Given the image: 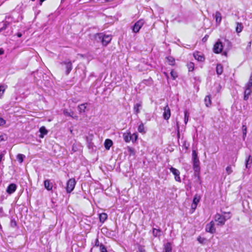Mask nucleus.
I'll use <instances>...</instances> for the list:
<instances>
[{
  "instance_id": "50",
  "label": "nucleus",
  "mask_w": 252,
  "mask_h": 252,
  "mask_svg": "<svg viewBox=\"0 0 252 252\" xmlns=\"http://www.w3.org/2000/svg\"><path fill=\"white\" fill-rule=\"evenodd\" d=\"M17 35L18 37H21L22 36V34L20 32H18L17 33Z\"/></svg>"
},
{
  "instance_id": "46",
  "label": "nucleus",
  "mask_w": 252,
  "mask_h": 252,
  "mask_svg": "<svg viewBox=\"0 0 252 252\" xmlns=\"http://www.w3.org/2000/svg\"><path fill=\"white\" fill-rule=\"evenodd\" d=\"M127 149H128V151L130 153V154H134V151L133 149H132V148L129 147H128Z\"/></svg>"
},
{
  "instance_id": "34",
  "label": "nucleus",
  "mask_w": 252,
  "mask_h": 252,
  "mask_svg": "<svg viewBox=\"0 0 252 252\" xmlns=\"http://www.w3.org/2000/svg\"><path fill=\"white\" fill-rule=\"evenodd\" d=\"M24 157V155L22 154H18L17 156V159L20 163H22L23 161Z\"/></svg>"
},
{
  "instance_id": "40",
  "label": "nucleus",
  "mask_w": 252,
  "mask_h": 252,
  "mask_svg": "<svg viewBox=\"0 0 252 252\" xmlns=\"http://www.w3.org/2000/svg\"><path fill=\"white\" fill-rule=\"evenodd\" d=\"M170 75L173 80H175L178 76L177 72L174 70L171 71Z\"/></svg>"
},
{
  "instance_id": "9",
  "label": "nucleus",
  "mask_w": 252,
  "mask_h": 252,
  "mask_svg": "<svg viewBox=\"0 0 252 252\" xmlns=\"http://www.w3.org/2000/svg\"><path fill=\"white\" fill-rule=\"evenodd\" d=\"M205 230L206 232H209L211 234H213L216 231V229L214 227V223L213 221H211L206 225Z\"/></svg>"
},
{
  "instance_id": "11",
  "label": "nucleus",
  "mask_w": 252,
  "mask_h": 252,
  "mask_svg": "<svg viewBox=\"0 0 252 252\" xmlns=\"http://www.w3.org/2000/svg\"><path fill=\"white\" fill-rule=\"evenodd\" d=\"M252 93V88L248 87L245 86V90L244 91V99L245 100H247L249 98V95L251 94Z\"/></svg>"
},
{
  "instance_id": "48",
  "label": "nucleus",
  "mask_w": 252,
  "mask_h": 252,
  "mask_svg": "<svg viewBox=\"0 0 252 252\" xmlns=\"http://www.w3.org/2000/svg\"><path fill=\"white\" fill-rule=\"evenodd\" d=\"M3 53H4V50H3V49L0 48V55H2Z\"/></svg>"
},
{
  "instance_id": "41",
  "label": "nucleus",
  "mask_w": 252,
  "mask_h": 252,
  "mask_svg": "<svg viewBox=\"0 0 252 252\" xmlns=\"http://www.w3.org/2000/svg\"><path fill=\"white\" fill-rule=\"evenodd\" d=\"M225 170H226V172L227 173V174L228 175L230 174L232 172V171H233V170L232 169V167H231V166H227L226 169H225Z\"/></svg>"
},
{
  "instance_id": "35",
  "label": "nucleus",
  "mask_w": 252,
  "mask_h": 252,
  "mask_svg": "<svg viewBox=\"0 0 252 252\" xmlns=\"http://www.w3.org/2000/svg\"><path fill=\"white\" fill-rule=\"evenodd\" d=\"M187 66L189 71H192L194 69V63H188Z\"/></svg>"
},
{
  "instance_id": "24",
  "label": "nucleus",
  "mask_w": 252,
  "mask_h": 252,
  "mask_svg": "<svg viewBox=\"0 0 252 252\" xmlns=\"http://www.w3.org/2000/svg\"><path fill=\"white\" fill-rule=\"evenodd\" d=\"M216 72L218 75H220L223 72V67L220 64H218L216 67Z\"/></svg>"
},
{
  "instance_id": "22",
  "label": "nucleus",
  "mask_w": 252,
  "mask_h": 252,
  "mask_svg": "<svg viewBox=\"0 0 252 252\" xmlns=\"http://www.w3.org/2000/svg\"><path fill=\"white\" fill-rule=\"evenodd\" d=\"M215 18L217 23L220 24L221 21V15L220 12L217 11L215 14Z\"/></svg>"
},
{
  "instance_id": "13",
  "label": "nucleus",
  "mask_w": 252,
  "mask_h": 252,
  "mask_svg": "<svg viewBox=\"0 0 252 252\" xmlns=\"http://www.w3.org/2000/svg\"><path fill=\"white\" fill-rule=\"evenodd\" d=\"M123 138L126 142H129L131 140L132 137L130 132H126L123 133Z\"/></svg>"
},
{
  "instance_id": "26",
  "label": "nucleus",
  "mask_w": 252,
  "mask_h": 252,
  "mask_svg": "<svg viewBox=\"0 0 252 252\" xmlns=\"http://www.w3.org/2000/svg\"><path fill=\"white\" fill-rule=\"evenodd\" d=\"M107 218V215L106 213H101L99 214V220L102 222H103Z\"/></svg>"
},
{
  "instance_id": "36",
  "label": "nucleus",
  "mask_w": 252,
  "mask_h": 252,
  "mask_svg": "<svg viewBox=\"0 0 252 252\" xmlns=\"http://www.w3.org/2000/svg\"><path fill=\"white\" fill-rule=\"evenodd\" d=\"M251 158V157L249 156L248 159L246 160V167L247 168H249V165L251 164L252 163V159Z\"/></svg>"
},
{
  "instance_id": "33",
  "label": "nucleus",
  "mask_w": 252,
  "mask_h": 252,
  "mask_svg": "<svg viewBox=\"0 0 252 252\" xmlns=\"http://www.w3.org/2000/svg\"><path fill=\"white\" fill-rule=\"evenodd\" d=\"M9 25V22L5 21L3 22V26L0 29V31H3L6 29L8 25Z\"/></svg>"
},
{
  "instance_id": "23",
  "label": "nucleus",
  "mask_w": 252,
  "mask_h": 252,
  "mask_svg": "<svg viewBox=\"0 0 252 252\" xmlns=\"http://www.w3.org/2000/svg\"><path fill=\"white\" fill-rule=\"evenodd\" d=\"M204 101L205 103V105L207 107H209L211 105V97L210 95H207L204 99Z\"/></svg>"
},
{
  "instance_id": "8",
  "label": "nucleus",
  "mask_w": 252,
  "mask_h": 252,
  "mask_svg": "<svg viewBox=\"0 0 252 252\" xmlns=\"http://www.w3.org/2000/svg\"><path fill=\"white\" fill-rule=\"evenodd\" d=\"M169 169H170V171H171V172H172V174L174 175L175 180L177 182H181V178L180 177V171L178 169H177L173 167H171L169 168Z\"/></svg>"
},
{
  "instance_id": "49",
  "label": "nucleus",
  "mask_w": 252,
  "mask_h": 252,
  "mask_svg": "<svg viewBox=\"0 0 252 252\" xmlns=\"http://www.w3.org/2000/svg\"><path fill=\"white\" fill-rule=\"evenodd\" d=\"M95 245L97 247L98 246H99L100 245H99V242H98V240H96V242H95Z\"/></svg>"
},
{
  "instance_id": "7",
  "label": "nucleus",
  "mask_w": 252,
  "mask_h": 252,
  "mask_svg": "<svg viewBox=\"0 0 252 252\" xmlns=\"http://www.w3.org/2000/svg\"><path fill=\"white\" fill-rule=\"evenodd\" d=\"M223 49L222 43L218 40L214 45L213 51L216 54L220 53Z\"/></svg>"
},
{
  "instance_id": "14",
  "label": "nucleus",
  "mask_w": 252,
  "mask_h": 252,
  "mask_svg": "<svg viewBox=\"0 0 252 252\" xmlns=\"http://www.w3.org/2000/svg\"><path fill=\"white\" fill-rule=\"evenodd\" d=\"M16 185L14 184H11L10 185H9L8 186V187L6 189V191L9 194H11V193H13L16 190Z\"/></svg>"
},
{
  "instance_id": "18",
  "label": "nucleus",
  "mask_w": 252,
  "mask_h": 252,
  "mask_svg": "<svg viewBox=\"0 0 252 252\" xmlns=\"http://www.w3.org/2000/svg\"><path fill=\"white\" fill-rule=\"evenodd\" d=\"M112 144V141L109 139H106L104 142V146L105 149L107 150H109Z\"/></svg>"
},
{
  "instance_id": "55",
  "label": "nucleus",
  "mask_w": 252,
  "mask_h": 252,
  "mask_svg": "<svg viewBox=\"0 0 252 252\" xmlns=\"http://www.w3.org/2000/svg\"><path fill=\"white\" fill-rule=\"evenodd\" d=\"M13 224H16V222H14V223H13Z\"/></svg>"
},
{
  "instance_id": "17",
  "label": "nucleus",
  "mask_w": 252,
  "mask_h": 252,
  "mask_svg": "<svg viewBox=\"0 0 252 252\" xmlns=\"http://www.w3.org/2000/svg\"><path fill=\"white\" fill-rule=\"evenodd\" d=\"M39 132L40 133L39 137L43 138L44 136L47 134L48 130L46 129L45 126H42L39 128Z\"/></svg>"
},
{
  "instance_id": "2",
  "label": "nucleus",
  "mask_w": 252,
  "mask_h": 252,
  "mask_svg": "<svg viewBox=\"0 0 252 252\" xmlns=\"http://www.w3.org/2000/svg\"><path fill=\"white\" fill-rule=\"evenodd\" d=\"M231 216L228 215V218L223 217V215L217 213L214 216V220L215 221L218 222V225H223L226 220L229 219Z\"/></svg>"
},
{
  "instance_id": "1",
  "label": "nucleus",
  "mask_w": 252,
  "mask_h": 252,
  "mask_svg": "<svg viewBox=\"0 0 252 252\" xmlns=\"http://www.w3.org/2000/svg\"><path fill=\"white\" fill-rule=\"evenodd\" d=\"M95 38L98 41L101 42L104 46H106L112 40L110 35H105L102 33L96 34Z\"/></svg>"
},
{
  "instance_id": "21",
  "label": "nucleus",
  "mask_w": 252,
  "mask_h": 252,
  "mask_svg": "<svg viewBox=\"0 0 252 252\" xmlns=\"http://www.w3.org/2000/svg\"><path fill=\"white\" fill-rule=\"evenodd\" d=\"M194 58L198 61L202 62L204 60V58L203 56L199 54V53H195L193 54Z\"/></svg>"
},
{
  "instance_id": "31",
  "label": "nucleus",
  "mask_w": 252,
  "mask_h": 252,
  "mask_svg": "<svg viewBox=\"0 0 252 252\" xmlns=\"http://www.w3.org/2000/svg\"><path fill=\"white\" fill-rule=\"evenodd\" d=\"M6 89V87L4 85L0 86V98L3 95L4 91Z\"/></svg>"
},
{
  "instance_id": "30",
  "label": "nucleus",
  "mask_w": 252,
  "mask_h": 252,
  "mask_svg": "<svg viewBox=\"0 0 252 252\" xmlns=\"http://www.w3.org/2000/svg\"><path fill=\"white\" fill-rule=\"evenodd\" d=\"M138 131L140 133H145V131L144 129V126L143 123H141L139 125L138 127Z\"/></svg>"
},
{
  "instance_id": "44",
  "label": "nucleus",
  "mask_w": 252,
  "mask_h": 252,
  "mask_svg": "<svg viewBox=\"0 0 252 252\" xmlns=\"http://www.w3.org/2000/svg\"><path fill=\"white\" fill-rule=\"evenodd\" d=\"M189 120V115L187 111L185 112V123L186 124Z\"/></svg>"
},
{
  "instance_id": "43",
  "label": "nucleus",
  "mask_w": 252,
  "mask_h": 252,
  "mask_svg": "<svg viewBox=\"0 0 252 252\" xmlns=\"http://www.w3.org/2000/svg\"><path fill=\"white\" fill-rule=\"evenodd\" d=\"M252 42V41H249L247 47H246V50L248 52H250L251 50Z\"/></svg>"
},
{
  "instance_id": "3",
  "label": "nucleus",
  "mask_w": 252,
  "mask_h": 252,
  "mask_svg": "<svg viewBox=\"0 0 252 252\" xmlns=\"http://www.w3.org/2000/svg\"><path fill=\"white\" fill-rule=\"evenodd\" d=\"M192 157L193 164V170L195 172H198L200 170V162L197 157V153L195 150L192 151Z\"/></svg>"
},
{
  "instance_id": "52",
  "label": "nucleus",
  "mask_w": 252,
  "mask_h": 252,
  "mask_svg": "<svg viewBox=\"0 0 252 252\" xmlns=\"http://www.w3.org/2000/svg\"><path fill=\"white\" fill-rule=\"evenodd\" d=\"M177 128H178V129H179V126L178 123H177ZM179 135H180L179 131V130H178V136L179 137Z\"/></svg>"
},
{
  "instance_id": "20",
  "label": "nucleus",
  "mask_w": 252,
  "mask_h": 252,
  "mask_svg": "<svg viewBox=\"0 0 252 252\" xmlns=\"http://www.w3.org/2000/svg\"><path fill=\"white\" fill-rule=\"evenodd\" d=\"M63 114L65 116H69V117H71L73 118H77V116H75L74 117L73 116V114H74V112L73 111H70L69 112L68 111V110L67 109H64L63 111Z\"/></svg>"
},
{
  "instance_id": "12",
  "label": "nucleus",
  "mask_w": 252,
  "mask_h": 252,
  "mask_svg": "<svg viewBox=\"0 0 252 252\" xmlns=\"http://www.w3.org/2000/svg\"><path fill=\"white\" fill-rule=\"evenodd\" d=\"M44 187L48 190H51L53 189V184L50 180H45L44 182Z\"/></svg>"
},
{
  "instance_id": "53",
  "label": "nucleus",
  "mask_w": 252,
  "mask_h": 252,
  "mask_svg": "<svg viewBox=\"0 0 252 252\" xmlns=\"http://www.w3.org/2000/svg\"><path fill=\"white\" fill-rule=\"evenodd\" d=\"M139 252H145V251L142 249L139 250Z\"/></svg>"
},
{
  "instance_id": "57",
  "label": "nucleus",
  "mask_w": 252,
  "mask_h": 252,
  "mask_svg": "<svg viewBox=\"0 0 252 252\" xmlns=\"http://www.w3.org/2000/svg\"><path fill=\"white\" fill-rule=\"evenodd\" d=\"M2 31H0V32H1Z\"/></svg>"
},
{
  "instance_id": "16",
  "label": "nucleus",
  "mask_w": 252,
  "mask_h": 252,
  "mask_svg": "<svg viewBox=\"0 0 252 252\" xmlns=\"http://www.w3.org/2000/svg\"><path fill=\"white\" fill-rule=\"evenodd\" d=\"M164 252H172V244L170 242L164 245Z\"/></svg>"
},
{
  "instance_id": "6",
  "label": "nucleus",
  "mask_w": 252,
  "mask_h": 252,
  "mask_svg": "<svg viewBox=\"0 0 252 252\" xmlns=\"http://www.w3.org/2000/svg\"><path fill=\"white\" fill-rule=\"evenodd\" d=\"M62 65L64 66L66 69V74H68L72 69V64L71 62L69 60H66L61 63Z\"/></svg>"
},
{
  "instance_id": "32",
  "label": "nucleus",
  "mask_w": 252,
  "mask_h": 252,
  "mask_svg": "<svg viewBox=\"0 0 252 252\" xmlns=\"http://www.w3.org/2000/svg\"><path fill=\"white\" fill-rule=\"evenodd\" d=\"M197 241L199 242V243L201 244H204L206 241V239L204 237L199 236L197 238Z\"/></svg>"
},
{
  "instance_id": "56",
  "label": "nucleus",
  "mask_w": 252,
  "mask_h": 252,
  "mask_svg": "<svg viewBox=\"0 0 252 252\" xmlns=\"http://www.w3.org/2000/svg\"><path fill=\"white\" fill-rule=\"evenodd\" d=\"M13 224H16V222H14V223H13Z\"/></svg>"
},
{
  "instance_id": "51",
  "label": "nucleus",
  "mask_w": 252,
  "mask_h": 252,
  "mask_svg": "<svg viewBox=\"0 0 252 252\" xmlns=\"http://www.w3.org/2000/svg\"><path fill=\"white\" fill-rule=\"evenodd\" d=\"M225 214H226L225 215H223V217H225L226 218H228V214H229V215H230V213H224Z\"/></svg>"
},
{
  "instance_id": "54",
  "label": "nucleus",
  "mask_w": 252,
  "mask_h": 252,
  "mask_svg": "<svg viewBox=\"0 0 252 252\" xmlns=\"http://www.w3.org/2000/svg\"><path fill=\"white\" fill-rule=\"evenodd\" d=\"M207 40V38L205 37H204L203 39H202V40L203 41H205L206 40Z\"/></svg>"
},
{
  "instance_id": "47",
  "label": "nucleus",
  "mask_w": 252,
  "mask_h": 252,
  "mask_svg": "<svg viewBox=\"0 0 252 252\" xmlns=\"http://www.w3.org/2000/svg\"><path fill=\"white\" fill-rule=\"evenodd\" d=\"M197 207V204L192 203L191 204V209L194 210Z\"/></svg>"
},
{
  "instance_id": "42",
  "label": "nucleus",
  "mask_w": 252,
  "mask_h": 252,
  "mask_svg": "<svg viewBox=\"0 0 252 252\" xmlns=\"http://www.w3.org/2000/svg\"><path fill=\"white\" fill-rule=\"evenodd\" d=\"M131 136H132V139H131V141L134 142L135 141H136L137 139V137H138V135H137V134L136 133H133V134H131Z\"/></svg>"
},
{
  "instance_id": "38",
  "label": "nucleus",
  "mask_w": 252,
  "mask_h": 252,
  "mask_svg": "<svg viewBox=\"0 0 252 252\" xmlns=\"http://www.w3.org/2000/svg\"><path fill=\"white\" fill-rule=\"evenodd\" d=\"M200 200V197L198 196L197 195H195L193 199V204H196L197 205V203L199 202Z\"/></svg>"
},
{
  "instance_id": "45",
  "label": "nucleus",
  "mask_w": 252,
  "mask_h": 252,
  "mask_svg": "<svg viewBox=\"0 0 252 252\" xmlns=\"http://www.w3.org/2000/svg\"><path fill=\"white\" fill-rule=\"evenodd\" d=\"M6 123V121L2 118L0 117V126L4 125Z\"/></svg>"
},
{
  "instance_id": "29",
  "label": "nucleus",
  "mask_w": 252,
  "mask_h": 252,
  "mask_svg": "<svg viewBox=\"0 0 252 252\" xmlns=\"http://www.w3.org/2000/svg\"><path fill=\"white\" fill-rule=\"evenodd\" d=\"M243 29V26L241 23H237V27L236 28V31L237 33H240L242 32Z\"/></svg>"
},
{
  "instance_id": "39",
  "label": "nucleus",
  "mask_w": 252,
  "mask_h": 252,
  "mask_svg": "<svg viewBox=\"0 0 252 252\" xmlns=\"http://www.w3.org/2000/svg\"><path fill=\"white\" fill-rule=\"evenodd\" d=\"M99 250L100 252H107L106 247L102 244L99 246Z\"/></svg>"
},
{
  "instance_id": "15",
  "label": "nucleus",
  "mask_w": 252,
  "mask_h": 252,
  "mask_svg": "<svg viewBox=\"0 0 252 252\" xmlns=\"http://www.w3.org/2000/svg\"><path fill=\"white\" fill-rule=\"evenodd\" d=\"M142 107V102H139L134 105L133 109L135 114H138L140 112V109Z\"/></svg>"
},
{
  "instance_id": "25",
  "label": "nucleus",
  "mask_w": 252,
  "mask_h": 252,
  "mask_svg": "<svg viewBox=\"0 0 252 252\" xmlns=\"http://www.w3.org/2000/svg\"><path fill=\"white\" fill-rule=\"evenodd\" d=\"M161 230L160 229L154 228L153 229V234L155 237L160 236L161 235Z\"/></svg>"
},
{
  "instance_id": "37",
  "label": "nucleus",
  "mask_w": 252,
  "mask_h": 252,
  "mask_svg": "<svg viewBox=\"0 0 252 252\" xmlns=\"http://www.w3.org/2000/svg\"><path fill=\"white\" fill-rule=\"evenodd\" d=\"M246 86H247L248 87H252V74L251 75L249 79V82L246 84Z\"/></svg>"
},
{
  "instance_id": "28",
  "label": "nucleus",
  "mask_w": 252,
  "mask_h": 252,
  "mask_svg": "<svg viewBox=\"0 0 252 252\" xmlns=\"http://www.w3.org/2000/svg\"><path fill=\"white\" fill-rule=\"evenodd\" d=\"M242 132H243V139L245 140L246 135H247V128L246 125H243L242 127Z\"/></svg>"
},
{
  "instance_id": "27",
  "label": "nucleus",
  "mask_w": 252,
  "mask_h": 252,
  "mask_svg": "<svg viewBox=\"0 0 252 252\" xmlns=\"http://www.w3.org/2000/svg\"><path fill=\"white\" fill-rule=\"evenodd\" d=\"M167 60L170 65H173L175 64V59L174 58L171 56L167 57L166 58Z\"/></svg>"
},
{
  "instance_id": "5",
  "label": "nucleus",
  "mask_w": 252,
  "mask_h": 252,
  "mask_svg": "<svg viewBox=\"0 0 252 252\" xmlns=\"http://www.w3.org/2000/svg\"><path fill=\"white\" fill-rule=\"evenodd\" d=\"M145 21L143 19H140L137 21L132 27V31L134 33H137L139 32L140 29L144 24Z\"/></svg>"
},
{
  "instance_id": "4",
  "label": "nucleus",
  "mask_w": 252,
  "mask_h": 252,
  "mask_svg": "<svg viewBox=\"0 0 252 252\" xmlns=\"http://www.w3.org/2000/svg\"><path fill=\"white\" fill-rule=\"evenodd\" d=\"M76 181L74 178L70 179L66 183V190L67 193H70L74 189Z\"/></svg>"
},
{
  "instance_id": "19",
  "label": "nucleus",
  "mask_w": 252,
  "mask_h": 252,
  "mask_svg": "<svg viewBox=\"0 0 252 252\" xmlns=\"http://www.w3.org/2000/svg\"><path fill=\"white\" fill-rule=\"evenodd\" d=\"M87 103H85L81 104L78 106V108L80 113H84L87 108Z\"/></svg>"
},
{
  "instance_id": "10",
  "label": "nucleus",
  "mask_w": 252,
  "mask_h": 252,
  "mask_svg": "<svg viewBox=\"0 0 252 252\" xmlns=\"http://www.w3.org/2000/svg\"><path fill=\"white\" fill-rule=\"evenodd\" d=\"M163 117L165 120H168L171 116L170 109L167 104L163 109Z\"/></svg>"
}]
</instances>
